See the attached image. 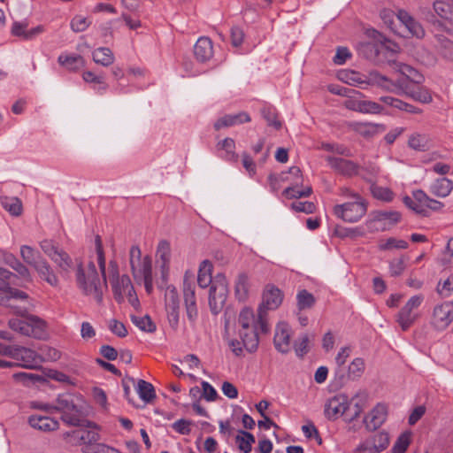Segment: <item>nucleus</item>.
Here are the masks:
<instances>
[{"label": "nucleus", "mask_w": 453, "mask_h": 453, "mask_svg": "<svg viewBox=\"0 0 453 453\" xmlns=\"http://www.w3.org/2000/svg\"><path fill=\"white\" fill-rule=\"evenodd\" d=\"M96 262L98 264L103 280H100L96 265L93 261H89L88 265L84 267L82 262L75 259V276L78 288L86 296H91L95 300L101 303L104 290L107 289L106 277V262L103 249L102 240L99 235L95 240Z\"/></svg>", "instance_id": "nucleus-1"}, {"label": "nucleus", "mask_w": 453, "mask_h": 453, "mask_svg": "<svg viewBox=\"0 0 453 453\" xmlns=\"http://www.w3.org/2000/svg\"><path fill=\"white\" fill-rule=\"evenodd\" d=\"M235 296L240 301L247 298L249 293V278L245 273H240L235 281Z\"/></svg>", "instance_id": "nucleus-41"}, {"label": "nucleus", "mask_w": 453, "mask_h": 453, "mask_svg": "<svg viewBox=\"0 0 453 453\" xmlns=\"http://www.w3.org/2000/svg\"><path fill=\"white\" fill-rule=\"evenodd\" d=\"M453 291V279L448 278L442 283L439 282L437 292L441 297H448Z\"/></svg>", "instance_id": "nucleus-64"}, {"label": "nucleus", "mask_w": 453, "mask_h": 453, "mask_svg": "<svg viewBox=\"0 0 453 453\" xmlns=\"http://www.w3.org/2000/svg\"><path fill=\"white\" fill-rule=\"evenodd\" d=\"M382 110L383 107L375 102L369 100H361L359 112L377 114L380 113Z\"/></svg>", "instance_id": "nucleus-57"}, {"label": "nucleus", "mask_w": 453, "mask_h": 453, "mask_svg": "<svg viewBox=\"0 0 453 453\" xmlns=\"http://www.w3.org/2000/svg\"><path fill=\"white\" fill-rule=\"evenodd\" d=\"M366 211V204L360 197L355 202L337 204L334 207V212L338 218L350 223L358 221Z\"/></svg>", "instance_id": "nucleus-10"}, {"label": "nucleus", "mask_w": 453, "mask_h": 453, "mask_svg": "<svg viewBox=\"0 0 453 453\" xmlns=\"http://www.w3.org/2000/svg\"><path fill=\"white\" fill-rule=\"evenodd\" d=\"M8 325L11 329L25 336L39 340L47 336L45 321L35 315L27 316L26 319H12Z\"/></svg>", "instance_id": "nucleus-6"}, {"label": "nucleus", "mask_w": 453, "mask_h": 453, "mask_svg": "<svg viewBox=\"0 0 453 453\" xmlns=\"http://www.w3.org/2000/svg\"><path fill=\"white\" fill-rule=\"evenodd\" d=\"M31 427L42 432H51L58 429L59 423L53 418L42 415H31L28 418Z\"/></svg>", "instance_id": "nucleus-21"}, {"label": "nucleus", "mask_w": 453, "mask_h": 453, "mask_svg": "<svg viewBox=\"0 0 453 453\" xmlns=\"http://www.w3.org/2000/svg\"><path fill=\"white\" fill-rule=\"evenodd\" d=\"M0 203L12 216H19L22 212V203L18 197L2 196Z\"/></svg>", "instance_id": "nucleus-37"}, {"label": "nucleus", "mask_w": 453, "mask_h": 453, "mask_svg": "<svg viewBox=\"0 0 453 453\" xmlns=\"http://www.w3.org/2000/svg\"><path fill=\"white\" fill-rule=\"evenodd\" d=\"M389 444L388 434L385 432H380L374 434L371 439L360 443L357 448V452L370 451L371 453H380Z\"/></svg>", "instance_id": "nucleus-16"}, {"label": "nucleus", "mask_w": 453, "mask_h": 453, "mask_svg": "<svg viewBox=\"0 0 453 453\" xmlns=\"http://www.w3.org/2000/svg\"><path fill=\"white\" fill-rule=\"evenodd\" d=\"M261 113L263 118L266 120L268 126H272L277 130L281 128L282 124L280 120H278V114L274 109L266 107L262 109Z\"/></svg>", "instance_id": "nucleus-50"}, {"label": "nucleus", "mask_w": 453, "mask_h": 453, "mask_svg": "<svg viewBox=\"0 0 453 453\" xmlns=\"http://www.w3.org/2000/svg\"><path fill=\"white\" fill-rule=\"evenodd\" d=\"M453 321V301L437 304L433 311L431 324L437 330L446 329Z\"/></svg>", "instance_id": "nucleus-12"}, {"label": "nucleus", "mask_w": 453, "mask_h": 453, "mask_svg": "<svg viewBox=\"0 0 453 453\" xmlns=\"http://www.w3.org/2000/svg\"><path fill=\"white\" fill-rule=\"evenodd\" d=\"M350 127L353 131L365 138H372L386 130V126L379 123L354 122L350 124Z\"/></svg>", "instance_id": "nucleus-23"}, {"label": "nucleus", "mask_w": 453, "mask_h": 453, "mask_svg": "<svg viewBox=\"0 0 453 453\" xmlns=\"http://www.w3.org/2000/svg\"><path fill=\"white\" fill-rule=\"evenodd\" d=\"M136 391L145 403H150L155 397V389L151 383L143 380H139L137 382Z\"/></svg>", "instance_id": "nucleus-39"}, {"label": "nucleus", "mask_w": 453, "mask_h": 453, "mask_svg": "<svg viewBox=\"0 0 453 453\" xmlns=\"http://www.w3.org/2000/svg\"><path fill=\"white\" fill-rule=\"evenodd\" d=\"M365 371V361L363 358H355L349 366V376L355 379L359 378Z\"/></svg>", "instance_id": "nucleus-56"}, {"label": "nucleus", "mask_w": 453, "mask_h": 453, "mask_svg": "<svg viewBox=\"0 0 453 453\" xmlns=\"http://www.w3.org/2000/svg\"><path fill=\"white\" fill-rule=\"evenodd\" d=\"M165 301L166 310L180 309L179 296L174 287H167L165 294Z\"/></svg>", "instance_id": "nucleus-48"}, {"label": "nucleus", "mask_w": 453, "mask_h": 453, "mask_svg": "<svg viewBox=\"0 0 453 453\" xmlns=\"http://www.w3.org/2000/svg\"><path fill=\"white\" fill-rule=\"evenodd\" d=\"M212 265L208 260H204L199 266L197 283L200 288H205L210 287L214 282V278L211 276Z\"/></svg>", "instance_id": "nucleus-30"}, {"label": "nucleus", "mask_w": 453, "mask_h": 453, "mask_svg": "<svg viewBox=\"0 0 453 453\" xmlns=\"http://www.w3.org/2000/svg\"><path fill=\"white\" fill-rule=\"evenodd\" d=\"M255 436L247 431L239 430L235 436V442L238 449L243 453H250L252 449V444L255 443Z\"/></svg>", "instance_id": "nucleus-35"}, {"label": "nucleus", "mask_w": 453, "mask_h": 453, "mask_svg": "<svg viewBox=\"0 0 453 453\" xmlns=\"http://www.w3.org/2000/svg\"><path fill=\"white\" fill-rule=\"evenodd\" d=\"M259 327L253 326L252 328L239 329V336L242 340V346L247 351L252 353L257 349L259 338Z\"/></svg>", "instance_id": "nucleus-26"}, {"label": "nucleus", "mask_w": 453, "mask_h": 453, "mask_svg": "<svg viewBox=\"0 0 453 453\" xmlns=\"http://www.w3.org/2000/svg\"><path fill=\"white\" fill-rule=\"evenodd\" d=\"M20 256L25 263L33 267H35L40 260L43 259L39 252L35 251L28 245H22L20 247Z\"/></svg>", "instance_id": "nucleus-40"}, {"label": "nucleus", "mask_w": 453, "mask_h": 453, "mask_svg": "<svg viewBox=\"0 0 453 453\" xmlns=\"http://www.w3.org/2000/svg\"><path fill=\"white\" fill-rule=\"evenodd\" d=\"M58 61L60 65L73 72L78 71L85 65L84 58L81 55L62 54L58 57Z\"/></svg>", "instance_id": "nucleus-32"}, {"label": "nucleus", "mask_w": 453, "mask_h": 453, "mask_svg": "<svg viewBox=\"0 0 453 453\" xmlns=\"http://www.w3.org/2000/svg\"><path fill=\"white\" fill-rule=\"evenodd\" d=\"M310 339L307 334L302 335L298 340L294 342V349L296 354L299 357H303L309 351Z\"/></svg>", "instance_id": "nucleus-54"}, {"label": "nucleus", "mask_w": 453, "mask_h": 453, "mask_svg": "<svg viewBox=\"0 0 453 453\" xmlns=\"http://www.w3.org/2000/svg\"><path fill=\"white\" fill-rule=\"evenodd\" d=\"M250 121V117L246 111H241L235 114H226L219 118L214 123V128L219 130L223 127H230L235 125L243 124Z\"/></svg>", "instance_id": "nucleus-24"}, {"label": "nucleus", "mask_w": 453, "mask_h": 453, "mask_svg": "<svg viewBox=\"0 0 453 453\" xmlns=\"http://www.w3.org/2000/svg\"><path fill=\"white\" fill-rule=\"evenodd\" d=\"M453 189V181L442 177L437 179L430 188V191L436 196L446 197Z\"/></svg>", "instance_id": "nucleus-33"}, {"label": "nucleus", "mask_w": 453, "mask_h": 453, "mask_svg": "<svg viewBox=\"0 0 453 453\" xmlns=\"http://www.w3.org/2000/svg\"><path fill=\"white\" fill-rule=\"evenodd\" d=\"M297 307L300 311L311 309L316 302L314 296L305 289L300 290L296 296Z\"/></svg>", "instance_id": "nucleus-46"}, {"label": "nucleus", "mask_w": 453, "mask_h": 453, "mask_svg": "<svg viewBox=\"0 0 453 453\" xmlns=\"http://www.w3.org/2000/svg\"><path fill=\"white\" fill-rule=\"evenodd\" d=\"M326 160L330 167L340 174L347 177L359 174L361 168L353 161L336 157H326Z\"/></svg>", "instance_id": "nucleus-15"}, {"label": "nucleus", "mask_w": 453, "mask_h": 453, "mask_svg": "<svg viewBox=\"0 0 453 453\" xmlns=\"http://www.w3.org/2000/svg\"><path fill=\"white\" fill-rule=\"evenodd\" d=\"M424 301V296L419 294L411 296L397 314L396 321L402 330H408L418 319L417 310Z\"/></svg>", "instance_id": "nucleus-9"}, {"label": "nucleus", "mask_w": 453, "mask_h": 453, "mask_svg": "<svg viewBox=\"0 0 453 453\" xmlns=\"http://www.w3.org/2000/svg\"><path fill=\"white\" fill-rule=\"evenodd\" d=\"M291 208L297 212H304L306 214L313 213L316 207L311 202H294Z\"/></svg>", "instance_id": "nucleus-61"}, {"label": "nucleus", "mask_w": 453, "mask_h": 453, "mask_svg": "<svg viewBox=\"0 0 453 453\" xmlns=\"http://www.w3.org/2000/svg\"><path fill=\"white\" fill-rule=\"evenodd\" d=\"M34 269L38 273L39 277L45 280L51 287H58L59 284V280L55 271L49 264V262L43 258L40 260L37 265L34 267Z\"/></svg>", "instance_id": "nucleus-25"}, {"label": "nucleus", "mask_w": 453, "mask_h": 453, "mask_svg": "<svg viewBox=\"0 0 453 453\" xmlns=\"http://www.w3.org/2000/svg\"><path fill=\"white\" fill-rule=\"evenodd\" d=\"M323 149L327 151H332L337 153L339 155H342L345 157H351V150L344 145L342 144H333V143H325L322 145Z\"/></svg>", "instance_id": "nucleus-60"}, {"label": "nucleus", "mask_w": 453, "mask_h": 453, "mask_svg": "<svg viewBox=\"0 0 453 453\" xmlns=\"http://www.w3.org/2000/svg\"><path fill=\"white\" fill-rule=\"evenodd\" d=\"M12 378L25 386H31L43 380L42 376L28 372H16L12 375Z\"/></svg>", "instance_id": "nucleus-49"}, {"label": "nucleus", "mask_w": 453, "mask_h": 453, "mask_svg": "<svg viewBox=\"0 0 453 453\" xmlns=\"http://www.w3.org/2000/svg\"><path fill=\"white\" fill-rule=\"evenodd\" d=\"M406 257H401L390 262V273L392 276H398L403 273L406 267Z\"/></svg>", "instance_id": "nucleus-59"}, {"label": "nucleus", "mask_w": 453, "mask_h": 453, "mask_svg": "<svg viewBox=\"0 0 453 453\" xmlns=\"http://www.w3.org/2000/svg\"><path fill=\"white\" fill-rule=\"evenodd\" d=\"M403 81V87L399 88V94L398 95H406L415 101L423 103V104H428L432 101V96L427 89L417 87L416 88L411 87L409 83H406L405 79H401Z\"/></svg>", "instance_id": "nucleus-20"}, {"label": "nucleus", "mask_w": 453, "mask_h": 453, "mask_svg": "<svg viewBox=\"0 0 453 453\" xmlns=\"http://www.w3.org/2000/svg\"><path fill=\"white\" fill-rule=\"evenodd\" d=\"M387 407L384 404H377L367 416L365 417L364 423L368 431L378 429L387 418Z\"/></svg>", "instance_id": "nucleus-18"}, {"label": "nucleus", "mask_w": 453, "mask_h": 453, "mask_svg": "<svg viewBox=\"0 0 453 453\" xmlns=\"http://www.w3.org/2000/svg\"><path fill=\"white\" fill-rule=\"evenodd\" d=\"M300 185H296V182L293 184L290 187L286 188L282 194L284 196H286L288 199H294V198H302V197H308L312 193L311 187H306L303 189H299Z\"/></svg>", "instance_id": "nucleus-42"}, {"label": "nucleus", "mask_w": 453, "mask_h": 453, "mask_svg": "<svg viewBox=\"0 0 453 453\" xmlns=\"http://www.w3.org/2000/svg\"><path fill=\"white\" fill-rule=\"evenodd\" d=\"M365 85L379 88L384 91L399 94V88L403 87L401 79L395 81L390 80L388 77L382 75L378 71H372L366 76Z\"/></svg>", "instance_id": "nucleus-11"}, {"label": "nucleus", "mask_w": 453, "mask_h": 453, "mask_svg": "<svg viewBox=\"0 0 453 453\" xmlns=\"http://www.w3.org/2000/svg\"><path fill=\"white\" fill-rule=\"evenodd\" d=\"M131 273L137 284L143 283L146 292L153 291L152 260L150 256L142 257L141 249L134 245L129 250Z\"/></svg>", "instance_id": "nucleus-4"}, {"label": "nucleus", "mask_w": 453, "mask_h": 453, "mask_svg": "<svg viewBox=\"0 0 453 453\" xmlns=\"http://www.w3.org/2000/svg\"><path fill=\"white\" fill-rule=\"evenodd\" d=\"M50 260L57 265L59 273L63 276L69 275L71 270L74 266L72 257L63 249H60Z\"/></svg>", "instance_id": "nucleus-29"}, {"label": "nucleus", "mask_w": 453, "mask_h": 453, "mask_svg": "<svg viewBox=\"0 0 453 453\" xmlns=\"http://www.w3.org/2000/svg\"><path fill=\"white\" fill-rule=\"evenodd\" d=\"M81 399L65 393L58 396L53 405L54 411L61 412V420L69 426L91 427L92 423L83 418Z\"/></svg>", "instance_id": "nucleus-3"}, {"label": "nucleus", "mask_w": 453, "mask_h": 453, "mask_svg": "<svg viewBox=\"0 0 453 453\" xmlns=\"http://www.w3.org/2000/svg\"><path fill=\"white\" fill-rule=\"evenodd\" d=\"M82 77L86 82L95 83V84L98 85L96 89L101 94L105 92L106 89L108 88V85L104 82V78L102 76L96 75L94 73H92L90 71L84 72Z\"/></svg>", "instance_id": "nucleus-52"}, {"label": "nucleus", "mask_w": 453, "mask_h": 453, "mask_svg": "<svg viewBox=\"0 0 453 453\" xmlns=\"http://www.w3.org/2000/svg\"><path fill=\"white\" fill-rule=\"evenodd\" d=\"M108 271L114 298L120 303L124 300V294L134 292V287L127 275L119 277V265L115 260L109 262Z\"/></svg>", "instance_id": "nucleus-8"}, {"label": "nucleus", "mask_w": 453, "mask_h": 453, "mask_svg": "<svg viewBox=\"0 0 453 453\" xmlns=\"http://www.w3.org/2000/svg\"><path fill=\"white\" fill-rule=\"evenodd\" d=\"M13 358L22 362L21 365L29 369L37 368L43 362V358L36 351L19 346L15 348Z\"/></svg>", "instance_id": "nucleus-14"}, {"label": "nucleus", "mask_w": 453, "mask_h": 453, "mask_svg": "<svg viewBox=\"0 0 453 453\" xmlns=\"http://www.w3.org/2000/svg\"><path fill=\"white\" fill-rule=\"evenodd\" d=\"M40 248L44 254L50 259L59 251L61 249L59 245L53 240L44 239L40 242Z\"/></svg>", "instance_id": "nucleus-53"}, {"label": "nucleus", "mask_w": 453, "mask_h": 453, "mask_svg": "<svg viewBox=\"0 0 453 453\" xmlns=\"http://www.w3.org/2000/svg\"><path fill=\"white\" fill-rule=\"evenodd\" d=\"M290 328L287 323L280 322L275 328L273 343L275 349L282 353L287 354L290 350Z\"/></svg>", "instance_id": "nucleus-17"}, {"label": "nucleus", "mask_w": 453, "mask_h": 453, "mask_svg": "<svg viewBox=\"0 0 453 453\" xmlns=\"http://www.w3.org/2000/svg\"><path fill=\"white\" fill-rule=\"evenodd\" d=\"M228 295V284L225 275L219 273L214 277V282L209 291V306L211 311L219 314L226 301Z\"/></svg>", "instance_id": "nucleus-7"}, {"label": "nucleus", "mask_w": 453, "mask_h": 453, "mask_svg": "<svg viewBox=\"0 0 453 453\" xmlns=\"http://www.w3.org/2000/svg\"><path fill=\"white\" fill-rule=\"evenodd\" d=\"M340 79L350 85H359L362 88H365V76L361 75L359 73L348 70L340 73Z\"/></svg>", "instance_id": "nucleus-44"}, {"label": "nucleus", "mask_w": 453, "mask_h": 453, "mask_svg": "<svg viewBox=\"0 0 453 453\" xmlns=\"http://www.w3.org/2000/svg\"><path fill=\"white\" fill-rule=\"evenodd\" d=\"M93 60L103 66L113 64L115 58L112 51L106 47H99L93 51Z\"/></svg>", "instance_id": "nucleus-36"}, {"label": "nucleus", "mask_w": 453, "mask_h": 453, "mask_svg": "<svg viewBox=\"0 0 453 453\" xmlns=\"http://www.w3.org/2000/svg\"><path fill=\"white\" fill-rule=\"evenodd\" d=\"M109 329L119 337H126L127 335V330L125 325L116 319H111L109 322Z\"/></svg>", "instance_id": "nucleus-62"}, {"label": "nucleus", "mask_w": 453, "mask_h": 453, "mask_svg": "<svg viewBox=\"0 0 453 453\" xmlns=\"http://www.w3.org/2000/svg\"><path fill=\"white\" fill-rule=\"evenodd\" d=\"M218 35L223 40H225L226 37H229L231 44L234 47H239L244 38L243 30H219L218 31Z\"/></svg>", "instance_id": "nucleus-47"}, {"label": "nucleus", "mask_w": 453, "mask_h": 453, "mask_svg": "<svg viewBox=\"0 0 453 453\" xmlns=\"http://www.w3.org/2000/svg\"><path fill=\"white\" fill-rule=\"evenodd\" d=\"M283 301L281 290L273 285H267L263 293V301L257 309V322L260 331L266 334L269 326L266 319L268 311L276 310Z\"/></svg>", "instance_id": "nucleus-5"}, {"label": "nucleus", "mask_w": 453, "mask_h": 453, "mask_svg": "<svg viewBox=\"0 0 453 453\" xmlns=\"http://www.w3.org/2000/svg\"><path fill=\"white\" fill-rule=\"evenodd\" d=\"M399 71L403 74L401 79H405L406 83L410 84L411 81L416 84H419L423 81V76L411 65H402Z\"/></svg>", "instance_id": "nucleus-43"}, {"label": "nucleus", "mask_w": 453, "mask_h": 453, "mask_svg": "<svg viewBox=\"0 0 453 453\" xmlns=\"http://www.w3.org/2000/svg\"><path fill=\"white\" fill-rule=\"evenodd\" d=\"M131 321L142 331L153 333L156 331V325L152 322L149 315L138 317L131 315Z\"/></svg>", "instance_id": "nucleus-45"}, {"label": "nucleus", "mask_w": 453, "mask_h": 453, "mask_svg": "<svg viewBox=\"0 0 453 453\" xmlns=\"http://www.w3.org/2000/svg\"><path fill=\"white\" fill-rule=\"evenodd\" d=\"M194 54L200 62H206L213 55L212 42L208 37H200L194 46Z\"/></svg>", "instance_id": "nucleus-27"}, {"label": "nucleus", "mask_w": 453, "mask_h": 453, "mask_svg": "<svg viewBox=\"0 0 453 453\" xmlns=\"http://www.w3.org/2000/svg\"><path fill=\"white\" fill-rule=\"evenodd\" d=\"M183 294L187 317L190 322L194 323L198 315L194 287L184 282Z\"/></svg>", "instance_id": "nucleus-22"}, {"label": "nucleus", "mask_w": 453, "mask_h": 453, "mask_svg": "<svg viewBox=\"0 0 453 453\" xmlns=\"http://www.w3.org/2000/svg\"><path fill=\"white\" fill-rule=\"evenodd\" d=\"M429 137L425 134L414 133L410 135L408 140L409 147L416 150H426L429 148Z\"/></svg>", "instance_id": "nucleus-38"}, {"label": "nucleus", "mask_w": 453, "mask_h": 453, "mask_svg": "<svg viewBox=\"0 0 453 453\" xmlns=\"http://www.w3.org/2000/svg\"><path fill=\"white\" fill-rule=\"evenodd\" d=\"M238 325L240 329L252 328L257 326L260 328V325L257 322V318H255V314L250 308H243L238 317Z\"/></svg>", "instance_id": "nucleus-34"}, {"label": "nucleus", "mask_w": 453, "mask_h": 453, "mask_svg": "<svg viewBox=\"0 0 453 453\" xmlns=\"http://www.w3.org/2000/svg\"><path fill=\"white\" fill-rule=\"evenodd\" d=\"M347 411H349L348 397L342 394L330 398L325 405V415L329 419H334L339 415L345 417Z\"/></svg>", "instance_id": "nucleus-13"}, {"label": "nucleus", "mask_w": 453, "mask_h": 453, "mask_svg": "<svg viewBox=\"0 0 453 453\" xmlns=\"http://www.w3.org/2000/svg\"><path fill=\"white\" fill-rule=\"evenodd\" d=\"M410 436V433L402 434L395 442L391 450L392 453H404L411 442Z\"/></svg>", "instance_id": "nucleus-55"}, {"label": "nucleus", "mask_w": 453, "mask_h": 453, "mask_svg": "<svg viewBox=\"0 0 453 453\" xmlns=\"http://www.w3.org/2000/svg\"><path fill=\"white\" fill-rule=\"evenodd\" d=\"M4 261L6 265L12 268L24 281H32L30 271L16 257H14L13 255H8L4 257Z\"/></svg>", "instance_id": "nucleus-31"}, {"label": "nucleus", "mask_w": 453, "mask_h": 453, "mask_svg": "<svg viewBox=\"0 0 453 453\" xmlns=\"http://www.w3.org/2000/svg\"><path fill=\"white\" fill-rule=\"evenodd\" d=\"M64 437H71L73 442L80 445L93 444L100 439V435L97 432L94 430H88L86 428H80L72 432H66L64 434Z\"/></svg>", "instance_id": "nucleus-19"}, {"label": "nucleus", "mask_w": 453, "mask_h": 453, "mask_svg": "<svg viewBox=\"0 0 453 453\" xmlns=\"http://www.w3.org/2000/svg\"><path fill=\"white\" fill-rule=\"evenodd\" d=\"M156 256L161 262L160 268L162 277L165 278L168 273L169 263L171 260V246L168 241L161 240L158 242Z\"/></svg>", "instance_id": "nucleus-28"}, {"label": "nucleus", "mask_w": 453, "mask_h": 453, "mask_svg": "<svg viewBox=\"0 0 453 453\" xmlns=\"http://www.w3.org/2000/svg\"><path fill=\"white\" fill-rule=\"evenodd\" d=\"M396 17L405 28H416L418 26L417 20L405 10H399Z\"/></svg>", "instance_id": "nucleus-58"}, {"label": "nucleus", "mask_w": 453, "mask_h": 453, "mask_svg": "<svg viewBox=\"0 0 453 453\" xmlns=\"http://www.w3.org/2000/svg\"><path fill=\"white\" fill-rule=\"evenodd\" d=\"M365 31L366 37L369 41L358 42L357 50L359 54L366 59L379 65L383 62V58L380 55H385L388 51H398V44L387 38L379 30Z\"/></svg>", "instance_id": "nucleus-2"}, {"label": "nucleus", "mask_w": 453, "mask_h": 453, "mask_svg": "<svg viewBox=\"0 0 453 453\" xmlns=\"http://www.w3.org/2000/svg\"><path fill=\"white\" fill-rule=\"evenodd\" d=\"M218 149L224 150L226 153V159L236 160L237 155L234 153L235 143L232 138H226L217 144Z\"/></svg>", "instance_id": "nucleus-51"}, {"label": "nucleus", "mask_w": 453, "mask_h": 453, "mask_svg": "<svg viewBox=\"0 0 453 453\" xmlns=\"http://www.w3.org/2000/svg\"><path fill=\"white\" fill-rule=\"evenodd\" d=\"M192 422L184 418L179 419L175 421L172 426L173 428L179 434L188 435L191 433V426Z\"/></svg>", "instance_id": "nucleus-63"}]
</instances>
